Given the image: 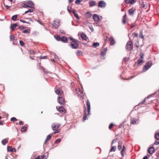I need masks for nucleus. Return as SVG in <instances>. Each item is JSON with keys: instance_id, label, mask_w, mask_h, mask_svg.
I'll use <instances>...</instances> for the list:
<instances>
[{"instance_id": "nucleus-1", "label": "nucleus", "mask_w": 159, "mask_h": 159, "mask_svg": "<svg viewBox=\"0 0 159 159\" xmlns=\"http://www.w3.org/2000/svg\"><path fill=\"white\" fill-rule=\"evenodd\" d=\"M69 39L71 41L70 43L71 48L73 49H77L79 46V44L77 42V40L71 37L69 38Z\"/></svg>"}, {"instance_id": "nucleus-2", "label": "nucleus", "mask_w": 159, "mask_h": 159, "mask_svg": "<svg viewBox=\"0 0 159 159\" xmlns=\"http://www.w3.org/2000/svg\"><path fill=\"white\" fill-rule=\"evenodd\" d=\"M133 44L131 41H129L126 44V48L128 51L132 50L133 48Z\"/></svg>"}, {"instance_id": "nucleus-3", "label": "nucleus", "mask_w": 159, "mask_h": 159, "mask_svg": "<svg viewBox=\"0 0 159 159\" xmlns=\"http://www.w3.org/2000/svg\"><path fill=\"white\" fill-rule=\"evenodd\" d=\"M55 90L56 94L59 95V96H64L63 92L61 89L55 88Z\"/></svg>"}, {"instance_id": "nucleus-4", "label": "nucleus", "mask_w": 159, "mask_h": 159, "mask_svg": "<svg viewBox=\"0 0 159 159\" xmlns=\"http://www.w3.org/2000/svg\"><path fill=\"white\" fill-rule=\"evenodd\" d=\"M76 92L78 96L81 98L84 95V92L82 90L80 89H76Z\"/></svg>"}, {"instance_id": "nucleus-5", "label": "nucleus", "mask_w": 159, "mask_h": 159, "mask_svg": "<svg viewBox=\"0 0 159 159\" xmlns=\"http://www.w3.org/2000/svg\"><path fill=\"white\" fill-rule=\"evenodd\" d=\"M152 65V62L151 61H149L146 64L145 66H144L143 70L145 71L146 70H148L151 66Z\"/></svg>"}, {"instance_id": "nucleus-6", "label": "nucleus", "mask_w": 159, "mask_h": 159, "mask_svg": "<svg viewBox=\"0 0 159 159\" xmlns=\"http://www.w3.org/2000/svg\"><path fill=\"white\" fill-rule=\"evenodd\" d=\"M84 116L83 121H84L87 119V116L90 114V112L87 111V109L85 107H84Z\"/></svg>"}, {"instance_id": "nucleus-7", "label": "nucleus", "mask_w": 159, "mask_h": 159, "mask_svg": "<svg viewBox=\"0 0 159 159\" xmlns=\"http://www.w3.org/2000/svg\"><path fill=\"white\" fill-rule=\"evenodd\" d=\"M59 25V21L58 20L54 21L52 23V26L55 29L57 28Z\"/></svg>"}, {"instance_id": "nucleus-8", "label": "nucleus", "mask_w": 159, "mask_h": 159, "mask_svg": "<svg viewBox=\"0 0 159 159\" xmlns=\"http://www.w3.org/2000/svg\"><path fill=\"white\" fill-rule=\"evenodd\" d=\"M61 125L60 124L54 123H53L52 125V129L53 130H54L58 129V128Z\"/></svg>"}, {"instance_id": "nucleus-9", "label": "nucleus", "mask_w": 159, "mask_h": 159, "mask_svg": "<svg viewBox=\"0 0 159 159\" xmlns=\"http://www.w3.org/2000/svg\"><path fill=\"white\" fill-rule=\"evenodd\" d=\"M63 97V96H61L58 97V102L61 105H63L65 103V99Z\"/></svg>"}, {"instance_id": "nucleus-10", "label": "nucleus", "mask_w": 159, "mask_h": 159, "mask_svg": "<svg viewBox=\"0 0 159 159\" xmlns=\"http://www.w3.org/2000/svg\"><path fill=\"white\" fill-rule=\"evenodd\" d=\"M56 108L58 110V111L60 112L61 113H65L66 112V110L61 106L59 107H57Z\"/></svg>"}, {"instance_id": "nucleus-11", "label": "nucleus", "mask_w": 159, "mask_h": 159, "mask_svg": "<svg viewBox=\"0 0 159 159\" xmlns=\"http://www.w3.org/2000/svg\"><path fill=\"white\" fill-rule=\"evenodd\" d=\"M106 4L105 2L101 1L99 2L98 4V7L101 8L104 7L106 6Z\"/></svg>"}, {"instance_id": "nucleus-12", "label": "nucleus", "mask_w": 159, "mask_h": 159, "mask_svg": "<svg viewBox=\"0 0 159 159\" xmlns=\"http://www.w3.org/2000/svg\"><path fill=\"white\" fill-rule=\"evenodd\" d=\"M27 3L29 6V7L31 8H34V4L33 2L30 1H28Z\"/></svg>"}, {"instance_id": "nucleus-13", "label": "nucleus", "mask_w": 159, "mask_h": 159, "mask_svg": "<svg viewBox=\"0 0 159 159\" xmlns=\"http://www.w3.org/2000/svg\"><path fill=\"white\" fill-rule=\"evenodd\" d=\"M138 119L133 118L131 120V124L135 125L138 123Z\"/></svg>"}, {"instance_id": "nucleus-14", "label": "nucleus", "mask_w": 159, "mask_h": 159, "mask_svg": "<svg viewBox=\"0 0 159 159\" xmlns=\"http://www.w3.org/2000/svg\"><path fill=\"white\" fill-rule=\"evenodd\" d=\"M7 150L8 151L11 152H16V149L15 148H13L11 147L8 146L7 148Z\"/></svg>"}, {"instance_id": "nucleus-15", "label": "nucleus", "mask_w": 159, "mask_h": 159, "mask_svg": "<svg viewBox=\"0 0 159 159\" xmlns=\"http://www.w3.org/2000/svg\"><path fill=\"white\" fill-rule=\"evenodd\" d=\"M87 111L90 112V102L89 100H87Z\"/></svg>"}, {"instance_id": "nucleus-16", "label": "nucleus", "mask_w": 159, "mask_h": 159, "mask_svg": "<svg viewBox=\"0 0 159 159\" xmlns=\"http://www.w3.org/2000/svg\"><path fill=\"white\" fill-rule=\"evenodd\" d=\"M52 134H50L47 136V137L44 143V144H47V142H48V140H50L51 139Z\"/></svg>"}, {"instance_id": "nucleus-17", "label": "nucleus", "mask_w": 159, "mask_h": 159, "mask_svg": "<svg viewBox=\"0 0 159 159\" xmlns=\"http://www.w3.org/2000/svg\"><path fill=\"white\" fill-rule=\"evenodd\" d=\"M154 148L153 147H151L149 148L148 152L150 154H151L154 152Z\"/></svg>"}, {"instance_id": "nucleus-18", "label": "nucleus", "mask_w": 159, "mask_h": 159, "mask_svg": "<svg viewBox=\"0 0 159 159\" xmlns=\"http://www.w3.org/2000/svg\"><path fill=\"white\" fill-rule=\"evenodd\" d=\"M61 41L63 43H65L67 42L68 39L66 37L63 36L61 37Z\"/></svg>"}, {"instance_id": "nucleus-19", "label": "nucleus", "mask_w": 159, "mask_h": 159, "mask_svg": "<svg viewBox=\"0 0 159 159\" xmlns=\"http://www.w3.org/2000/svg\"><path fill=\"white\" fill-rule=\"evenodd\" d=\"M143 62V60L142 59H140V58H139L138 60L137 63L135 62V65H138L139 66L142 64Z\"/></svg>"}, {"instance_id": "nucleus-20", "label": "nucleus", "mask_w": 159, "mask_h": 159, "mask_svg": "<svg viewBox=\"0 0 159 159\" xmlns=\"http://www.w3.org/2000/svg\"><path fill=\"white\" fill-rule=\"evenodd\" d=\"M80 37L83 40H84L86 41L88 39L87 37L84 33L81 34H80Z\"/></svg>"}, {"instance_id": "nucleus-21", "label": "nucleus", "mask_w": 159, "mask_h": 159, "mask_svg": "<svg viewBox=\"0 0 159 159\" xmlns=\"http://www.w3.org/2000/svg\"><path fill=\"white\" fill-rule=\"evenodd\" d=\"M93 18L96 21H98L99 20V16L96 14H95L93 16Z\"/></svg>"}, {"instance_id": "nucleus-22", "label": "nucleus", "mask_w": 159, "mask_h": 159, "mask_svg": "<svg viewBox=\"0 0 159 159\" xmlns=\"http://www.w3.org/2000/svg\"><path fill=\"white\" fill-rule=\"evenodd\" d=\"M90 7H92L96 5V3L95 1H91L89 2Z\"/></svg>"}, {"instance_id": "nucleus-23", "label": "nucleus", "mask_w": 159, "mask_h": 159, "mask_svg": "<svg viewBox=\"0 0 159 159\" xmlns=\"http://www.w3.org/2000/svg\"><path fill=\"white\" fill-rule=\"evenodd\" d=\"M135 11V9H134L133 8H131L129 9L128 10L129 13V15L133 16L134 13V12Z\"/></svg>"}, {"instance_id": "nucleus-24", "label": "nucleus", "mask_w": 159, "mask_h": 159, "mask_svg": "<svg viewBox=\"0 0 159 159\" xmlns=\"http://www.w3.org/2000/svg\"><path fill=\"white\" fill-rule=\"evenodd\" d=\"M10 39L11 41L17 40L16 38L12 34H11L10 36Z\"/></svg>"}, {"instance_id": "nucleus-25", "label": "nucleus", "mask_w": 159, "mask_h": 159, "mask_svg": "<svg viewBox=\"0 0 159 159\" xmlns=\"http://www.w3.org/2000/svg\"><path fill=\"white\" fill-rule=\"evenodd\" d=\"M125 2L126 4L130 3L132 4L135 2V0H125Z\"/></svg>"}, {"instance_id": "nucleus-26", "label": "nucleus", "mask_w": 159, "mask_h": 159, "mask_svg": "<svg viewBox=\"0 0 159 159\" xmlns=\"http://www.w3.org/2000/svg\"><path fill=\"white\" fill-rule=\"evenodd\" d=\"M126 148H125L124 145H123V148L121 151V154L122 157H124L125 155V152L126 151Z\"/></svg>"}, {"instance_id": "nucleus-27", "label": "nucleus", "mask_w": 159, "mask_h": 159, "mask_svg": "<svg viewBox=\"0 0 159 159\" xmlns=\"http://www.w3.org/2000/svg\"><path fill=\"white\" fill-rule=\"evenodd\" d=\"M109 41H110V44L111 45H113L115 43V40L112 37L110 38Z\"/></svg>"}, {"instance_id": "nucleus-28", "label": "nucleus", "mask_w": 159, "mask_h": 159, "mask_svg": "<svg viewBox=\"0 0 159 159\" xmlns=\"http://www.w3.org/2000/svg\"><path fill=\"white\" fill-rule=\"evenodd\" d=\"M107 48H104L103 51H102L101 53V54L102 56H104L106 53L107 51Z\"/></svg>"}, {"instance_id": "nucleus-29", "label": "nucleus", "mask_w": 159, "mask_h": 159, "mask_svg": "<svg viewBox=\"0 0 159 159\" xmlns=\"http://www.w3.org/2000/svg\"><path fill=\"white\" fill-rule=\"evenodd\" d=\"M127 15L126 14H125L123 16L122 19V23L124 24H125L127 20Z\"/></svg>"}, {"instance_id": "nucleus-30", "label": "nucleus", "mask_w": 159, "mask_h": 159, "mask_svg": "<svg viewBox=\"0 0 159 159\" xmlns=\"http://www.w3.org/2000/svg\"><path fill=\"white\" fill-rule=\"evenodd\" d=\"M8 139H5L2 140V143L3 145H5L8 143Z\"/></svg>"}, {"instance_id": "nucleus-31", "label": "nucleus", "mask_w": 159, "mask_h": 159, "mask_svg": "<svg viewBox=\"0 0 159 159\" xmlns=\"http://www.w3.org/2000/svg\"><path fill=\"white\" fill-rule=\"evenodd\" d=\"M54 37L55 38V39L57 41H61V37H60L58 35H55L54 36Z\"/></svg>"}, {"instance_id": "nucleus-32", "label": "nucleus", "mask_w": 159, "mask_h": 159, "mask_svg": "<svg viewBox=\"0 0 159 159\" xmlns=\"http://www.w3.org/2000/svg\"><path fill=\"white\" fill-rule=\"evenodd\" d=\"M34 11V8H31L30 9H29V10L26 11L25 13L23 14V15H24L25 14H27L29 12H33Z\"/></svg>"}, {"instance_id": "nucleus-33", "label": "nucleus", "mask_w": 159, "mask_h": 159, "mask_svg": "<svg viewBox=\"0 0 159 159\" xmlns=\"http://www.w3.org/2000/svg\"><path fill=\"white\" fill-rule=\"evenodd\" d=\"M18 25L16 23L14 24L13 25H12L11 26V28L12 30H15L14 28H16Z\"/></svg>"}, {"instance_id": "nucleus-34", "label": "nucleus", "mask_w": 159, "mask_h": 159, "mask_svg": "<svg viewBox=\"0 0 159 159\" xmlns=\"http://www.w3.org/2000/svg\"><path fill=\"white\" fill-rule=\"evenodd\" d=\"M155 138L157 140H159V133L156 132Z\"/></svg>"}, {"instance_id": "nucleus-35", "label": "nucleus", "mask_w": 159, "mask_h": 159, "mask_svg": "<svg viewBox=\"0 0 159 159\" xmlns=\"http://www.w3.org/2000/svg\"><path fill=\"white\" fill-rule=\"evenodd\" d=\"M72 13L74 14L75 16L78 19H79V17L78 15L75 13V10H73L72 11Z\"/></svg>"}, {"instance_id": "nucleus-36", "label": "nucleus", "mask_w": 159, "mask_h": 159, "mask_svg": "<svg viewBox=\"0 0 159 159\" xmlns=\"http://www.w3.org/2000/svg\"><path fill=\"white\" fill-rule=\"evenodd\" d=\"M99 43L97 42H94L92 45V46L93 47L96 48L98 46H99Z\"/></svg>"}, {"instance_id": "nucleus-37", "label": "nucleus", "mask_w": 159, "mask_h": 159, "mask_svg": "<svg viewBox=\"0 0 159 159\" xmlns=\"http://www.w3.org/2000/svg\"><path fill=\"white\" fill-rule=\"evenodd\" d=\"M27 129V127L26 126H24L21 129V131L22 132H24Z\"/></svg>"}, {"instance_id": "nucleus-38", "label": "nucleus", "mask_w": 159, "mask_h": 159, "mask_svg": "<svg viewBox=\"0 0 159 159\" xmlns=\"http://www.w3.org/2000/svg\"><path fill=\"white\" fill-rule=\"evenodd\" d=\"M17 15H15L14 16H13L11 18V19L12 20L14 21L16 20L17 18Z\"/></svg>"}, {"instance_id": "nucleus-39", "label": "nucleus", "mask_w": 159, "mask_h": 159, "mask_svg": "<svg viewBox=\"0 0 159 159\" xmlns=\"http://www.w3.org/2000/svg\"><path fill=\"white\" fill-rule=\"evenodd\" d=\"M82 52L80 50H78L76 53V54L77 56H79L82 54Z\"/></svg>"}, {"instance_id": "nucleus-40", "label": "nucleus", "mask_w": 159, "mask_h": 159, "mask_svg": "<svg viewBox=\"0 0 159 159\" xmlns=\"http://www.w3.org/2000/svg\"><path fill=\"white\" fill-rule=\"evenodd\" d=\"M116 147L115 146H113V147H111V149L110 150V152L115 151L116 150Z\"/></svg>"}, {"instance_id": "nucleus-41", "label": "nucleus", "mask_w": 159, "mask_h": 159, "mask_svg": "<svg viewBox=\"0 0 159 159\" xmlns=\"http://www.w3.org/2000/svg\"><path fill=\"white\" fill-rule=\"evenodd\" d=\"M91 14L89 12H87L86 14V16L87 18H89L91 16Z\"/></svg>"}, {"instance_id": "nucleus-42", "label": "nucleus", "mask_w": 159, "mask_h": 159, "mask_svg": "<svg viewBox=\"0 0 159 159\" xmlns=\"http://www.w3.org/2000/svg\"><path fill=\"white\" fill-rule=\"evenodd\" d=\"M139 38H142V39H144V36L143 35V32L141 31L140 32L139 34Z\"/></svg>"}, {"instance_id": "nucleus-43", "label": "nucleus", "mask_w": 159, "mask_h": 159, "mask_svg": "<svg viewBox=\"0 0 159 159\" xmlns=\"http://www.w3.org/2000/svg\"><path fill=\"white\" fill-rule=\"evenodd\" d=\"M119 144L118 146V148L119 150H120L122 149V145H121L122 143H119Z\"/></svg>"}, {"instance_id": "nucleus-44", "label": "nucleus", "mask_w": 159, "mask_h": 159, "mask_svg": "<svg viewBox=\"0 0 159 159\" xmlns=\"http://www.w3.org/2000/svg\"><path fill=\"white\" fill-rule=\"evenodd\" d=\"M29 52L31 55H34L35 54V52L34 50H29Z\"/></svg>"}, {"instance_id": "nucleus-45", "label": "nucleus", "mask_w": 159, "mask_h": 159, "mask_svg": "<svg viewBox=\"0 0 159 159\" xmlns=\"http://www.w3.org/2000/svg\"><path fill=\"white\" fill-rule=\"evenodd\" d=\"M22 6L25 8L29 7V6L27 3H22Z\"/></svg>"}, {"instance_id": "nucleus-46", "label": "nucleus", "mask_w": 159, "mask_h": 159, "mask_svg": "<svg viewBox=\"0 0 159 159\" xmlns=\"http://www.w3.org/2000/svg\"><path fill=\"white\" fill-rule=\"evenodd\" d=\"M55 130V132L52 134H57V133H58L60 131V129H57Z\"/></svg>"}, {"instance_id": "nucleus-47", "label": "nucleus", "mask_w": 159, "mask_h": 159, "mask_svg": "<svg viewBox=\"0 0 159 159\" xmlns=\"http://www.w3.org/2000/svg\"><path fill=\"white\" fill-rule=\"evenodd\" d=\"M114 126V125L113 123L110 124L109 126V129H111Z\"/></svg>"}, {"instance_id": "nucleus-48", "label": "nucleus", "mask_w": 159, "mask_h": 159, "mask_svg": "<svg viewBox=\"0 0 159 159\" xmlns=\"http://www.w3.org/2000/svg\"><path fill=\"white\" fill-rule=\"evenodd\" d=\"M47 158L46 156L44 155L40 156V159H46Z\"/></svg>"}, {"instance_id": "nucleus-49", "label": "nucleus", "mask_w": 159, "mask_h": 159, "mask_svg": "<svg viewBox=\"0 0 159 159\" xmlns=\"http://www.w3.org/2000/svg\"><path fill=\"white\" fill-rule=\"evenodd\" d=\"M10 120L11 121H15L17 120V119L16 118L13 117Z\"/></svg>"}, {"instance_id": "nucleus-50", "label": "nucleus", "mask_w": 159, "mask_h": 159, "mask_svg": "<svg viewBox=\"0 0 159 159\" xmlns=\"http://www.w3.org/2000/svg\"><path fill=\"white\" fill-rule=\"evenodd\" d=\"M82 1V0H76L75 2V3L76 4H79Z\"/></svg>"}, {"instance_id": "nucleus-51", "label": "nucleus", "mask_w": 159, "mask_h": 159, "mask_svg": "<svg viewBox=\"0 0 159 159\" xmlns=\"http://www.w3.org/2000/svg\"><path fill=\"white\" fill-rule=\"evenodd\" d=\"M20 45L22 46H23L25 44V43L22 40H20Z\"/></svg>"}, {"instance_id": "nucleus-52", "label": "nucleus", "mask_w": 159, "mask_h": 159, "mask_svg": "<svg viewBox=\"0 0 159 159\" xmlns=\"http://www.w3.org/2000/svg\"><path fill=\"white\" fill-rule=\"evenodd\" d=\"M129 58H127L126 57H125L123 59V61L125 62H126L129 61Z\"/></svg>"}, {"instance_id": "nucleus-53", "label": "nucleus", "mask_w": 159, "mask_h": 159, "mask_svg": "<svg viewBox=\"0 0 159 159\" xmlns=\"http://www.w3.org/2000/svg\"><path fill=\"white\" fill-rule=\"evenodd\" d=\"M61 140L60 139H58L56 140L55 141V143H59L60 142Z\"/></svg>"}, {"instance_id": "nucleus-54", "label": "nucleus", "mask_w": 159, "mask_h": 159, "mask_svg": "<svg viewBox=\"0 0 159 159\" xmlns=\"http://www.w3.org/2000/svg\"><path fill=\"white\" fill-rule=\"evenodd\" d=\"M20 21L24 23H26L29 24H30L29 22L20 19Z\"/></svg>"}, {"instance_id": "nucleus-55", "label": "nucleus", "mask_w": 159, "mask_h": 159, "mask_svg": "<svg viewBox=\"0 0 159 159\" xmlns=\"http://www.w3.org/2000/svg\"><path fill=\"white\" fill-rule=\"evenodd\" d=\"M132 35L134 37V38L135 37H137L138 36V34L137 33H133L132 34Z\"/></svg>"}, {"instance_id": "nucleus-56", "label": "nucleus", "mask_w": 159, "mask_h": 159, "mask_svg": "<svg viewBox=\"0 0 159 159\" xmlns=\"http://www.w3.org/2000/svg\"><path fill=\"white\" fill-rule=\"evenodd\" d=\"M142 5H143V7L145 9H146L147 7V6L146 4H144L143 2H142Z\"/></svg>"}, {"instance_id": "nucleus-57", "label": "nucleus", "mask_w": 159, "mask_h": 159, "mask_svg": "<svg viewBox=\"0 0 159 159\" xmlns=\"http://www.w3.org/2000/svg\"><path fill=\"white\" fill-rule=\"evenodd\" d=\"M144 55L143 53H141L140 54V59H142L143 58Z\"/></svg>"}, {"instance_id": "nucleus-58", "label": "nucleus", "mask_w": 159, "mask_h": 159, "mask_svg": "<svg viewBox=\"0 0 159 159\" xmlns=\"http://www.w3.org/2000/svg\"><path fill=\"white\" fill-rule=\"evenodd\" d=\"M29 30L28 29L25 30L23 31V32L24 33H28Z\"/></svg>"}, {"instance_id": "nucleus-59", "label": "nucleus", "mask_w": 159, "mask_h": 159, "mask_svg": "<svg viewBox=\"0 0 159 159\" xmlns=\"http://www.w3.org/2000/svg\"><path fill=\"white\" fill-rule=\"evenodd\" d=\"M17 42L16 40H14V41H13V44L14 45H17Z\"/></svg>"}, {"instance_id": "nucleus-60", "label": "nucleus", "mask_w": 159, "mask_h": 159, "mask_svg": "<svg viewBox=\"0 0 159 159\" xmlns=\"http://www.w3.org/2000/svg\"><path fill=\"white\" fill-rule=\"evenodd\" d=\"M19 124L20 125H22L24 124V122L21 121H20L19 122Z\"/></svg>"}, {"instance_id": "nucleus-61", "label": "nucleus", "mask_w": 159, "mask_h": 159, "mask_svg": "<svg viewBox=\"0 0 159 159\" xmlns=\"http://www.w3.org/2000/svg\"><path fill=\"white\" fill-rule=\"evenodd\" d=\"M40 58L41 59H46L47 58V56H44L43 57H40Z\"/></svg>"}, {"instance_id": "nucleus-62", "label": "nucleus", "mask_w": 159, "mask_h": 159, "mask_svg": "<svg viewBox=\"0 0 159 159\" xmlns=\"http://www.w3.org/2000/svg\"><path fill=\"white\" fill-rule=\"evenodd\" d=\"M38 22L41 25L42 24V23L41 22L40 20H38Z\"/></svg>"}, {"instance_id": "nucleus-63", "label": "nucleus", "mask_w": 159, "mask_h": 159, "mask_svg": "<svg viewBox=\"0 0 159 159\" xmlns=\"http://www.w3.org/2000/svg\"><path fill=\"white\" fill-rule=\"evenodd\" d=\"M154 144L155 145H158V144H159V142L156 141L154 143Z\"/></svg>"}, {"instance_id": "nucleus-64", "label": "nucleus", "mask_w": 159, "mask_h": 159, "mask_svg": "<svg viewBox=\"0 0 159 159\" xmlns=\"http://www.w3.org/2000/svg\"><path fill=\"white\" fill-rule=\"evenodd\" d=\"M148 159V157L147 156H145L143 159Z\"/></svg>"}]
</instances>
